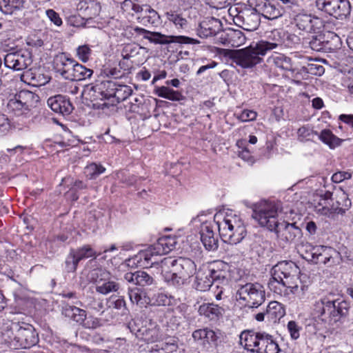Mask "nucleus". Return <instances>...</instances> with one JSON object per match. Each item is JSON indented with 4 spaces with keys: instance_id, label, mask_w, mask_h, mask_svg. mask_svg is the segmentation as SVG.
<instances>
[{
    "instance_id": "nucleus-8",
    "label": "nucleus",
    "mask_w": 353,
    "mask_h": 353,
    "mask_svg": "<svg viewBox=\"0 0 353 353\" xmlns=\"http://www.w3.org/2000/svg\"><path fill=\"white\" fill-rule=\"evenodd\" d=\"M301 252L303 259L314 264H324L327 266L332 265L334 259L339 254L331 247L314 246L310 243L301 245Z\"/></svg>"
},
{
    "instance_id": "nucleus-48",
    "label": "nucleus",
    "mask_w": 353,
    "mask_h": 353,
    "mask_svg": "<svg viewBox=\"0 0 353 353\" xmlns=\"http://www.w3.org/2000/svg\"><path fill=\"white\" fill-rule=\"evenodd\" d=\"M76 54L78 59L83 63L87 62L92 53V50L88 45H82L76 50Z\"/></svg>"
},
{
    "instance_id": "nucleus-23",
    "label": "nucleus",
    "mask_w": 353,
    "mask_h": 353,
    "mask_svg": "<svg viewBox=\"0 0 353 353\" xmlns=\"http://www.w3.org/2000/svg\"><path fill=\"white\" fill-rule=\"evenodd\" d=\"M16 96L19 101H21V103L25 107V110L28 111L32 108L35 107L40 100L39 97L37 94L29 90H21L16 94Z\"/></svg>"
},
{
    "instance_id": "nucleus-3",
    "label": "nucleus",
    "mask_w": 353,
    "mask_h": 353,
    "mask_svg": "<svg viewBox=\"0 0 353 353\" xmlns=\"http://www.w3.org/2000/svg\"><path fill=\"white\" fill-rule=\"evenodd\" d=\"M272 279L268 283L269 288L275 293L281 294L282 288L290 289L292 293L302 297L305 294V285H301L299 288L298 274L299 268L292 261H281L275 265L271 271Z\"/></svg>"
},
{
    "instance_id": "nucleus-51",
    "label": "nucleus",
    "mask_w": 353,
    "mask_h": 353,
    "mask_svg": "<svg viewBox=\"0 0 353 353\" xmlns=\"http://www.w3.org/2000/svg\"><path fill=\"white\" fill-rule=\"evenodd\" d=\"M232 46H239L245 43L246 38L241 30H233L230 34Z\"/></svg>"
},
{
    "instance_id": "nucleus-13",
    "label": "nucleus",
    "mask_w": 353,
    "mask_h": 353,
    "mask_svg": "<svg viewBox=\"0 0 353 353\" xmlns=\"http://www.w3.org/2000/svg\"><path fill=\"white\" fill-rule=\"evenodd\" d=\"M32 63V54L28 50H20L8 53L4 57L5 65L14 70H25Z\"/></svg>"
},
{
    "instance_id": "nucleus-31",
    "label": "nucleus",
    "mask_w": 353,
    "mask_h": 353,
    "mask_svg": "<svg viewBox=\"0 0 353 353\" xmlns=\"http://www.w3.org/2000/svg\"><path fill=\"white\" fill-rule=\"evenodd\" d=\"M25 3L24 0H3L0 2V10L6 14H12L23 8Z\"/></svg>"
},
{
    "instance_id": "nucleus-55",
    "label": "nucleus",
    "mask_w": 353,
    "mask_h": 353,
    "mask_svg": "<svg viewBox=\"0 0 353 353\" xmlns=\"http://www.w3.org/2000/svg\"><path fill=\"white\" fill-rule=\"evenodd\" d=\"M84 327L88 329H96L101 325L99 319L94 316H90L81 324Z\"/></svg>"
},
{
    "instance_id": "nucleus-1",
    "label": "nucleus",
    "mask_w": 353,
    "mask_h": 353,
    "mask_svg": "<svg viewBox=\"0 0 353 353\" xmlns=\"http://www.w3.org/2000/svg\"><path fill=\"white\" fill-rule=\"evenodd\" d=\"M281 212L279 203L262 201L256 205L252 216L263 227L274 231L277 236L286 242H293L301 235V229L295 223L279 222L278 216Z\"/></svg>"
},
{
    "instance_id": "nucleus-40",
    "label": "nucleus",
    "mask_w": 353,
    "mask_h": 353,
    "mask_svg": "<svg viewBox=\"0 0 353 353\" xmlns=\"http://www.w3.org/2000/svg\"><path fill=\"white\" fill-rule=\"evenodd\" d=\"M105 171V168L101 164L92 163L84 169V173L89 179H95Z\"/></svg>"
},
{
    "instance_id": "nucleus-36",
    "label": "nucleus",
    "mask_w": 353,
    "mask_h": 353,
    "mask_svg": "<svg viewBox=\"0 0 353 353\" xmlns=\"http://www.w3.org/2000/svg\"><path fill=\"white\" fill-rule=\"evenodd\" d=\"M74 59L66 57L64 54L57 56L54 59L55 68L62 76L71 64H74Z\"/></svg>"
},
{
    "instance_id": "nucleus-39",
    "label": "nucleus",
    "mask_w": 353,
    "mask_h": 353,
    "mask_svg": "<svg viewBox=\"0 0 353 353\" xmlns=\"http://www.w3.org/2000/svg\"><path fill=\"white\" fill-rule=\"evenodd\" d=\"M216 265V269L212 268L209 270L213 283L214 281H223L226 279L228 274L227 271L223 269V268H227L228 265L226 263L220 261Z\"/></svg>"
},
{
    "instance_id": "nucleus-7",
    "label": "nucleus",
    "mask_w": 353,
    "mask_h": 353,
    "mask_svg": "<svg viewBox=\"0 0 353 353\" xmlns=\"http://www.w3.org/2000/svg\"><path fill=\"white\" fill-rule=\"evenodd\" d=\"M349 312V304L345 301H329L324 298L316 302L314 306V315L323 323L333 325Z\"/></svg>"
},
{
    "instance_id": "nucleus-38",
    "label": "nucleus",
    "mask_w": 353,
    "mask_h": 353,
    "mask_svg": "<svg viewBox=\"0 0 353 353\" xmlns=\"http://www.w3.org/2000/svg\"><path fill=\"white\" fill-rule=\"evenodd\" d=\"M7 108L9 112L17 116L22 115L28 111L25 110V107L21 103L19 99L17 98L16 94L8 101Z\"/></svg>"
},
{
    "instance_id": "nucleus-5",
    "label": "nucleus",
    "mask_w": 353,
    "mask_h": 353,
    "mask_svg": "<svg viewBox=\"0 0 353 353\" xmlns=\"http://www.w3.org/2000/svg\"><path fill=\"white\" fill-rule=\"evenodd\" d=\"M159 268L165 282L174 286L183 285L196 270L194 262L184 257H165L160 261Z\"/></svg>"
},
{
    "instance_id": "nucleus-64",
    "label": "nucleus",
    "mask_w": 353,
    "mask_h": 353,
    "mask_svg": "<svg viewBox=\"0 0 353 353\" xmlns=\"http://www.w3.org/2000/svg\"><path fill=\"white\" fill-rule=\"evenodd\" d=\"M239 156L243 160L248 161L249 163L252 164L254 163L253 157H252L250 151L247 148H244L241 151H239Z\"/></svg>"
},
{
    "instance_id": "nucleus-16",
    "label": "nucleus",
    "mask_w": 353,
    "mask_h": 353,
    "mask_svg": "<svg viewBox=\"0 0 353 353\" xmlns=\"http://www.w3.org/2000/svg\"><path fill=\"white\" fill-rule=\"evenodd\" d=\"M201 241L208 251H215L219 246L218 236L215 234L210 223H204L200 230Z\"/></svg>"
},
{
    "instance_id": "nucleus-59",
    "label": "nucleus",
    "mask_w": 353,
    "mask_h": 353,
    "mask_svg": "<svg viewBox=\"0 0 353 353\" xmlns=\"http://www.w3.org/2000/svg\"><path fill=\"white\" fill-rule=\"evenodd\" d=\"M288 328L293 339H297L299 337V327L295 321H290L288 324Z\"/></svg>"
},
{
    "instance_id": "nucleus-19",
    "label": "nucleus",
    "mask_w": 353,
    "mask_h": 353,
    "mask_svg": "<svg viewBox=\"0 0 353 353\" xmlns=\"http://www.w3.org/2000/svg\"><path fill=\"white\" fill-rule=\"evenodd\" d=\"M21 80L28 85L39 87L50 81V77L41 73L37 69H28L21 75Z\"/></svg>"
},
{
    "instance_id": "nucleus-42",
    "label": "nucleus",
    "mask_w": 353,
    "mask_h": 353,
    "mask_svg": "<svg viewBox=\"0 0 353 353\" xmlns=\"http://www.w3.org/2000/svg\"><path fill=\"white\" fill-rule=\"evenodd\" d=\"M74 65H76V68H74L76 70L74 81H83L92 77L93 74L92 70L87 68L85 66L77 62Z\"/></svg>"
},
{
    "instance_id": "nucleus-4",
    "label": "nucleus",
    "mask_w": 353,
    "mask_h": 353,
    "mask_svg": "<svg viewBox=\"0 0 353 353\" xmlns=\"http://www.w3.org/2000/svg\"><path fill=\"white\" fill-rule=\"evenodd\" d=\"M0 328L3 330L4 341L14 349H26L35 345L39 342V336L34 327L24 322H10L0 319Z\"/></svg>"
},
{
    "instance_id": "nucleus-9",
    "label": "nucleus",
    "mask_w": 353,
    "mask_h": 353,
    "mask_svg": "<svg viewBox=\"0 0 353 353\" xmlns=\"http://www.w3.org/2000/svg\"><path fill=\"white\" fill-rule=\"evenodd\" d=\"M236 296L245 307L257 308L265 301V290L259 283H247L239 285Z\"/></svg>"
},
{
    "instance_id": "nucleus-22",
    "label": "nucleus",
    "mask_w": 353,
    "mask_h": 353,
    "mask_svg": "<svg viewBox=\"0 0 353 353\" xmlns=\"http://www.w3.org/2000/svg\"><path fill=\"white\" fill-rule=\"evenodd\" d=\"M256 10L263 17L270 20L277 19L282 15L281 9L266 0L259 3L256 5Z\"/></svg>"
},
{
    "instance_id": "nucleus-56",
    "label": "nucleus",
    "mask_w": 353,
    "mask_h": 353,
    "mask_svg": "<svg viewBox=\"0 0 353 353\" xmlns=\"http://www.w3.org/2000/svg\"><path fill=\"white\" fill-rule=\"evenodd\" d=\"M201 27V34H203L204 37H212L216 34V31L209 26L208 23L203 22L200 24Z\"/></svg>"
},
{
    "instance_id": "nucleus-32",
    "label": "nucleus",
    "mask_w": 353,
    "mask_h": 353,
    "mask_svg": "<svg viewBox=\"0 0 353 353\" xmlns=\"http://www.w3.org/2000/svg\"><path fill=\"white\" fill-rule=\"evenodd\" d=\"M156 94L160 97L174 101H179L184 99V97L179 91L165 86L158 88L156 90Z\"/></svg>"
},
{
    "instance_id": "nucleus-27",
    "label": "nucleus",
    "mask_w": 353,
    "mask_h": 353,
    "mask_svg": "<svg viewBox=\"0 0 353 353\" xmlns=\"http://www.w3.org/2000/svg\"><path fill=\"white\" fill-rule=\"evenodd\" d=\"M213 284L210 272L207 271H199L196 276L195 288L199 291H206Z\"/></svg>"
},
{
    "instance_id": "nucleus-35",
    "label": "nucleus",
    "mask_w": 353,
    "mask_h": 353,
    "mask_svg": "<svg viewBox=\"0 0 353 353\" xmlns=\"http://www.w3.org/2000/svg\"><path fill=\"white\" fill-rule=\"evenodd\" d=\"M150 305H157V306H165V305H171L172 304V297L171 296H168L166 294L163 292H157L152 294L150 291Z\"/></svg>"
},
{
    "instance_id": "nucleus-10",
    "label": "nucleus",
    "mask_w": 353,
    "mask_h": 353,
    "mask_svg": "<svg viewBox=\"0 0 353 353\" xmlns=\"http://www.w3.org/2000/svg\"><path fill=\"white\" fill-rule=\"evenodd\" d=\"M88 278L90 282L95 284L97 292L103 295L117 292L121 288L117 279L105 269L95 268L90 270Z\"/></svg>"
},
{
    "instance_id": "nucleus-18",
    "label": "nucleus",
    "mask_w": 353,
    "mask_h": 353,
    "mask_svg": "<svg viewBox=\"0 0 353 353\" xmlns=\"http://www.w3.org/2000/svg\"><path fill=\"white\" fill-rule=\"evenodd\" d=\"M47 103L52 111L62 115L70 114L74 108L70 100L60 94L50 97Z\"/></svg>"
},
{
    "instance_id": "nucleus-33",
    "label": "nucleus",
    "mask_w": 353,
    "mask_h": 353,
    "mask_svg": "<svg viewBox=\"0 0 353 353\" xmlns=\"http://www.w3.org/2000/svg\"><path fill=\"white\" fill-rule=\"evenodd\" d=\"M78 9L79 10H84L90 17L97 16L99 14L101 6L99 3L89 0H81L78 4Z\"/></svg>"
},
{
    "instance_id": "nucleus-11",
    "label": "nucleus",
    "mask_w": 353,
    "mask_h": 353,
    "mask_svg": "<svg viewBox=\"0 0 353 353\" xmlns=\"http://www.w3.org/2000/svg\"><path fill=\"white\" fill-rule=\"evenodd\" d=\"M176 240L174 237L166 236L159 238L156 243L150 245L147 250L140 253V259H143L147 265H157L159 267L160 262L156 260V257L166 254L175 248Z\"/></svg>"
},
{
    "instance_id": "nucleus-58",
    "label": "nucleus",
    "mask_w": 353,
    "mask_h": 353,
    "mask_svg": "<svg viewBox=\"0 0 353 353\" xmlns=\"http://www.w3.org/2000/svg\"><path fill=\"white\" fill-rule=\"evenodd\" d=\"M46 15L48 18L56 26H60L62 24V20L59 14L54 10L49 9L46 10Z\"/></svg>"
},
{
    "instance_id": "nucleus-43",
    "label": "nucleus",
    "mask_w": 353,
    "mask_h": 353,
    "mask_svg": "<svg viewBox=\"0 0 353 353\" xmlns=\"http://www.w3.org/2000/svg\"><path fill=\"white\" fill-rule=\"evenodd\" d=\"M168 21L172 22L178 28L184 29L187 28L188 21L183 18L181 14L175 12H170L166 13Z\"/></svg>"
},
{
    "instance_id": "nucleus-37",
    "label": "nucleus",
    "mask_w": 353,
    "mask_h": 353,
    "mask_svg": "<svg viewBox=\"0 0 353 353\" xmlns=\"http://www.w3.org/2000/svg\"><path fill=\"white\" fill-rule=\"evenodd\" d=\"M320 139L330 146L334 148L339 145L342 141L341 139L336 137L330 130H323L320 134Z\"/></svg>"
},
{
    "instance_id": "nucleus-45",
    "label": "nucleus",
    "mask_w": 353,
    "mask_h": 353,
    "mask_svg": "<svg viewBox=\"0 0 353 353\" xmlns=\"http://www.w3.org/2000/svg\"><path fill=\"white\" fill-rule=\"evenodd\" d=\"M74 253L79 261L90 257L96 258L100 254H97L90 245H84L82 248L74 250Z\"/></svg>"
},
{
    "instance_id": "nucleus-49",
    "label": "nucleus",
    "mask_w": 353,
    "mask_h": 353,
    "mask_svg": "<svg viewBox=\"0 0 353 353\" xmlns=\"http://www.w3.org/2000/svg\"><path fill=\"white\" fill-rule=\"evenodd\" d=\"M85 307L96 312H99L103 308V303L101 300L89 296L85 301Z\"/></svg>"
},
{
    "instance_id": "nucleus-24",
    "label": "nucleus",
    "mask_w": 353,
    "mask_h": 353,
    "mask_svg": "<svg viewBox=\"0 0 353 353\" xmlns=\"http://www.w3.org/2000/svg\"><path fill=\"white\" fill-rule=\"evenodd\" d=\"M128 295L132 303H136L141 307L150 305V291L143 292L139 288L130 289Z\"/></svg>"
},
{
    "instance_id": "nucleus-6",
    "label": "nucleus",
    "mask_w": 353,
    "mask_h": 353,
    "mask_svg": "<svg viewBox=\"0 0 353 353\" xmlns=\"http://www.w3.org/2000/svg\"><path fill=\"white\" fill-rule=\"evenodd\" d=\"M219 235L224 242L236 244L246 235V229L242 220L236 214L219 212L214 216Z\"/></svg>"
},
{
    "instance_id": "nucleus-46",
    "label": "nucleus",
    "mask_w": 353,
    "mask_h": 353,
    "mask_svg": "<svg viewBox=\"0 0 353 353\" xmlns=\"http://www.w3.org/2000/svg\"><path fill=\"white\" fill-rule=\"evenodd\" d=\"M142 47L139 46L134 43H128L124 46L121 56L124 59H130L132 57H134L139 54V51Z\"/></svg>"
},
{
    "instance_id": "nucleus-15",
    "label": "nucleus",
    "mask_w": 353,
    "mask_h": 353,
    "mask_svg": "<svg viewBox=\"0 0 353 353\" xmlns=\"http://www.w3.org/2000/svg\"><path fill=\"white\" fill-rule=\"evenodd\" d=\"M294 22L299 29L307 32H315L323 27L321 18L305 13L298 14L294 17Z\"/></svg>"
},
{
    "instance_id": "nucleus-62",
    "label": "nucleus",
    "mask_w": 353,
    "mask_h": 353,
    "mask_svg": "<svg viewBox=\"0 0 353 353\" xmlns=\"http://www.w3.org/2000/svg\"><path fill=\"white\" fill-rule=\"evenodd\" d=\"M105 74L108 77L117 79L123 76V72L120 69L114 68L105 70Z\"/></svg>"
},
{
    "instance_id": "nucleus-30",
    "label": "nucleus",
    "mask_w": 353,
    "mask_h": 353,
    "mask_svg": "<svg viewBox=\"0 0 353 353\" xmlns=\"http://www.w3.org/2000/svg\"><path fill=\"white\" fill-rule=\"evenodd\" d=\"M103 89V87L101 86V82L94 85H87L85 86L82 94L92 101L103 100L101 90Z\"/></svg>"
},
{
    "instance_id": "nucleus-17",
    "label": "nucleus",
    "mask_w": 353,
    "mask_h": 353,
    "mask_svg": "<svg viewBox=\"0 0 353 353\" xmlns=\"http://www.w3.org/2000/svg\"><path fill=\"white\" fill-rule=\"evenodd\" d=\"M327 38L330 39V41H321L317 38H314L310 42L311 48L316 51L326 50L333 51L340 48L341 39L337 34L333 32H329L327 34Z\"/></svg>"
},
{
    "instance_id": "nucleus-25",
    "label": "nucleus",
    "mask_w": 353,
    "mask_h": 353,
    "mask_svg": "<svg viewBox=\"0 0 353 353\" xmlns=\"http://www.w3.org/2000/svg\"><path fill=\"white\" fill-rule=\"evenodd\" d=\"M261 332H254L252 331H244L240 335V343L241 345L252 352H255V348L257 346L259 334Z\"/></svg>"
},
{
    "instance_id": "nucleus-14",
    "label": "nucleus",
    "mask_w": 353,
    "mask_h": 353,
    "mask_svg": "<svg viewBox=\"0 0 353 353\" xmlns=\"http://www.w3.org/2000/svg\"><path fill=\"white\" fill-rule=\"evenodd\" d=\"M147 40L154 44L165 45L171 43L181 44H199L200 41L197 39L186 36H168L159 32L150 31Z\"/></svg>"
},
{
    "instance_id": "nucleus-52",
    "label": "nucleus",
    "mask_w": 353,
    "mask_h": 353,
    "mask_svg": "<svg viewBox=\"0 0 353 353\" xmlns=\"http://www.w3.org/2000/svg\"><path fill=\"white\" fill-rule=\"evenodd\" d=\"M280 351L278 343L273 339L272 336L268 341L265 347L258 353H279Z\"/></svg>"
},
{
    "instance_id": "nucleus-41",
    "label": "nucleus",
    "mask_w": 353,
    "mask_h": 353,
    "mask_svg": "<svg viewBox=\"0 0 353 353\" xmlns=\"http://www.w3.org/2000/svg\"><path fill=\"white\" fill-rule=\"evenodd\" d=\"M101 86L103 87L102 90L103 99H113L114 91L117 86V81L112 80L101 81Z\"/></svg>"
},
{
    "instance_id": "nucleus-20",
    "label": "nucleus",
    "mask_w": 353,
    "mask_h": 353,
    "mask_svg": "<svg viewBox=\"0 0 353 353\" xmlns=\"http://www.w3.org/2000/svg\"><path fill=\"white\" fill-rule=\"evenodd\" d=\"M333 201L331 205L332 212L344 213L352 205L348 195L343 190H337L334 193Z\"/></svg>"
},
{
    "instance_id": "nucleus-21",
    "label": "nucleus",
    "mask_w": 353,
    "mask_h": 353,
    "mask_svg": "<svg viewBox=\"0 0 353 353\" xmlns=\"http://www.w3.org/2000/svg\"><path fill=\"white\" fill-rule=\"evenodd\" d=\"M61 314L79 324H82L86 320L87 316L85 310L69 304L62 306Z\"/></svg>"
},
{
    "instance_id": "nucleus-47",
    "label": "nucleus",
    "mask_w": 353,
    "mask_h": 353,
    "mask_svg": "<svg viewBox=\"0 0 353 353\" xmlns=\"http://www.w3.org/2000/svg\"><path fill=\"white\" fill-rule=\"evenodd\" d=\"M79 260L74 253V250H71L65 260V268L68 272H74L77 268Z\"/></svg>"
},
{
    "instance_id": "nucleus-53",
    "label": "nucleus",
    "mask_w": 353,
    "mask_h": 353,
    "mask_svg": "<svg viewBox=\"0 0 353 353\" xmlns=\"http://www.w3.org/2000/svg\"><path fill=\"white\" fill-rule=\"evenodd\" d=\"M256 116L257 114L256 112L250 110H244L237 116V118L242 122H247L255 120Z\"/></svg>"
},
{
    "instance_id": "nucleus-29",
    "label": "nucleus",
    "mask_w": 353,
    "mask_h": 353,
    "mask_svg": "<svg viewBox=\"0 0 353 353\" xmlns=\"http://www.w3.org/2000/svg\"><path fill=\"white\" fill-rule=\"evenodd\" d=\"M241 18H242V25L240 26L243 30L251 32L258 28L260 21L257 14L254 12L248 13L245 16H239L236 19L239 20Z\"/></svg>"
},
{
    "instance_id": "nucleus-12",
    "label": "nucleus",
    "mask_w": 353,
    "mask_h": 353,
    "mask_svg": "<svg viewBox=\"0 0 353 353\" xmlns=\"http://www.w3.org/2000/svg\"><path fill=\"white\" fill-rule=\"evenodd\" d=\"M322 10L337 19H343L350 14L351 6L348 0H317Z\"/></svg>"
},
{
    "instance_id": "nucleus-63",
    "label": "nucleus",
    "mask_w": 353,
    "mask_h": 353,
    "mask_svg": "<svg viewBox=\"0 0 353 353\" xmlns=\"http://www.w3.org/2000/svg\"><path fill=\"white\" fill-rule=\"evenodd\" d=\"M74 64H77V61H74V64H71L70 66L68 68V69L65 71L64 74H63L62 77L65 78V79L74 81V76H75V69L76 65Z\"/></svg>"
},
{
    "instance_id": "nucleus-54",
    "label": "nucleus",
    "mask_w": 353,
    "mask_h": 353,
    "mask_svg": "<svg viewBox=\"0 0 353 353\" xmlns=\"http://www.w3.org/2000/svg\"><path fill=\"white\" fill-rule=\"evenodd\" d=\"M271 335L265 332H261L259 334V338L257 343V346L255 348V352L258 353V351H261L266 345L268 340L271 338Z\"/></svg>"
},
{
    "instance_id": "nucleus-61",
    "label": "nucleus",
    "mask_w": 353,
    "mask_h": 353,
    "mask_svg": "<svg viewBox=\"0 0 353 353\" xmlns=\"http://www.w3.org/2000/svg\"><path fill=\"white\" fill-rule=\"evenodd\" d=\"M115 297L112 296L110 303L111 306L117 310L125 309V301L123 297H119L115 300H113Z\"/></svg>"
},
{
    "instance_id": "nucleus-44",
    "label": "nucleus",
    "mask_w": 353,
    "mask_h": 353,
    "mask_svg": "<svg viewBox=\"0 0 353 353\" xmlns=\"http://www.w3.org/2000/svg\"><path fill=\"white\" fill-rule=\"evenodd\" d=\"M136 285L145 287L155 284L152 276L144 271H137Z\"/></svg>"
},
{
    "instance_id": "nucleus-60",
    "label": "nucleus",
    "mask_w": 353,
    "mask_h": 353,
    "mask_svg": "<svg viewBox=\"0 0 353 353\" xmlns=\"http://www.w3.org/2000/svg\"><path fill=\"white\" fill-rule=\"evenodd\" d=\"M351 178V174L347 172H338L332 176V180L334 183H341L345 179Z\"/></svg>"
},
{
    "instance_id": "nucleus-57",
    "label": "nucleus",
    "mask_w": 353,
    "mask_h": 353,
    "mask_svg": "<svg viewBox=\"0 0 353 353\" xmlns=\"http://www.w3.org/2000/svg\"><path fill=\"white\" fill-rule=\"evenodd\" d=\"M130 34L133 36L135 34L134 37H137L139 36H142L143 39H146L148 35L150 33L149 30H147L144 28H139L138 26H130L129 28Z\"/></svg>"
},
{
    "instance_id": "nucleus-26",
    "label": "nucleus",
    "mask_w": 353,
    "mask_h": 353,
    "mask_svg": "<svg viewBox=\"0 0 353 353\" xmlns=\"http://www.w3.org/2000/svg\"><path fill=\"white\" fill-rule=\"evenodd\" d=\"M269 64H272L277 68L285 70L293 71L291 59L283 54L274 53L267 60Z\"/></svg>"
},
{
    "instance_id": "nucleus-50",
    "label": "nucleus",
    "mask_w": 353,
    "mask_h": 353,
    "mask_svg": "<svg viewBox=\"0 0 353 353\" xmlns=\"http://www.w3.org/2000/svg\"><path fill=\"white\" fill-rule=\"evenodd\" d=\"M333 194L327 192L325 194L323 198H321L319 202V205L322 206V212L324 214H327L328 212H331V202L333 201Z\"/></svg>"
},
{
    "instance_id": "nucleus-34",
    "label": "nucleus",
    "mask_w": 353,
    "mask_h": 353,
    "mask_svg": "<svg viewBox=\"0 0 353 353\" xmlns=\"http://www.w3.org/2000/svg\"><path fill=\"white\" fill-rule=\"evenodd\" d=\"M117 88L114 91V97L112 103H120L128 98L132 93V88L126 85L119 84L117 82Z\"/></svg>"
},
{
    "instance_id": "nucleus-28",
    "label": "nucleus",
    "mask_w": 353,
    "mask_h": 353,
    "mask_svg": "<svg viewBox=\"0 0 353 353\" xmlns=\"http://www.w3.org/2000/svg\"><path fill=\"white\" fill-rule=\"evenodd\" d=\"M224 310L218 305L214 303H204L199 308L200 314L212 320L221 316Z\"/></svg>"
},
{
    "instance_id": "nucleus-2",
    "label": "nucleus",
    "mask_w": 353,
    "mask_h": 353,
    "mask_svg": "<svg viewBox=\"0 0 353 353\" xmlns=\"http://www.w3.org/2000/svg\"><path fill=\"white\" fill-rule=\"evenodd\" d=\"M283 46V39L280 32L274 30L265 40H261L255 46L233 50L230 58L236 65L243 68H251L262 62L261 56L265 55L268 52L276 50Z\"/></svg>"
}]
</instances>
